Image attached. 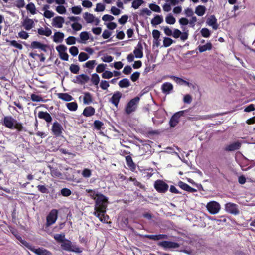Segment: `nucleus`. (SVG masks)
<instances>
[{
    "label": "nucleus",
    "mask_w": 255,
    "mask_h": 255,
    "mask_svg": "<svg viewBox=\"0 0 255 255\" xmlns=\"http://www.w3.org/2000/svg\"><path fill=\"white\" fill-rule=\"evenodd\" d=\"M212 48V44L211 42H208L205 45H199L198 49L200 52L202 53L206 50H210Z\"/></svg>",
    "instance_id": "2f4dec72"
},
{
    "label": "nucleus",
    "mask_w": 255,
    "mask_h": 255,
    "mask_svg": "<svg viewBox=\"0 0 255 255\" xmlns=\"http://www.w3.org/2000/svg\"><path fill=\"white\" fill-rule=\"evenodd\" d=\"M69 70L73 74H78L80 70V67L78 65L72 64L70 66Z\"/></svg>",
    "instance_id": "37998d69"
},
{
    "label": "nucleus",
    "mask_w": 255,
    "mask_h": 255,
    "mask_svg": "<svg viewBox=\"0 0 255 255\" xmlns=\"http://www.w3.org/2000/svg\"><path fill=\"white\" fill-rule=\"evenodd\" d=\"M22 26L26 30H29L34 26V23L32 19L26 17L21 22Z\"/></svg>",
    "instance_id": "dca6fc26"
},
{
    "label": "nucleus",
    "mask_w": 255,
    "mask_h": 255,
    "mask_svg": "<svg viewBox=\"0 0 255 255\" xmlns=\"http://www.w3.org/2000/svg\"><path fill=\"white\" fill-rule=\"evenodd\" d=\"M31 99L32 101L34 102L44 101V100L41 96L35 94H32L31 95Z\"/></svg>",
    "instance_id": "864d4df0"
},
{
    "label": "nucleus",
    "mask_w": 255,
    "mask_h": 255,
    "mask_svg": "<svg viewBox=\"0 0 255 255\" xmlns=\"http://www.w3.org/2000/svg\"><path fill=\"white\" fill-rule=\"evenodd\" d=\"M173 40L171 38L165 37L164 38L163 41V46L165 47H168L170 46L173 43Z\"/></svg>",
    "instance_id": "a18cd8bd"
},
{
    "label": "nucleus",
    "mask_w": 255,
    "mask_h": 255,
    "mask_svg": "<svg viewBox=\"0 0 255 255\" xmlns=\"http://www.w3.org/2000/svg\"><path fill=\"white\" fill-rule=\"evenodd\" d=\"M103 126V123L99 120H95L94 122V128L97 130H100L102 128L104 129Z\"/></svg>",
    "instance_id": "49530a36"
},
{
    "label": "nucleus",
    "mask_w": 255,
    "mask_h": 255,
    "mask_svg": "<svg viewBox=\"0 0 255 255\" xmlns=\"http://www.w3.org/2000/svg\"><path fill=\"white\" fill-rule=\"evenodd\" d=\"M113 76V72L110 71H104L102 74V77L104 79H109L112 77Z\"/></svg>",
    "instance_id": "680f3d73"
},
{
    "label": "nucleus",
    "mask_w": 255,
    "mask_h": 255,
    "mask_svg": "<svg viewBox=\"0 0 255 255\" xmlns=\"http://www.w3.org/2000/svg\"><path fill=\"white\" fill-rule=\"evenodd\" d=\"M58 97L65 101L69 102L73 100V97L68 93H58Z\"/></svg>",
    "instance_id": "473e14b6"
},
{
    "label": "nucleus",
    "mask_w": 255,
    "mask_h": 255,
    "mask_svg": "<svg viewBox=\"0 0 255 255\" xmlns=\"http://www.w3.org/2000/svg\"><path fill=\"white\" fill-rule=\"evenodd\" d=\"M241 142L237 141L227 145L224 148V150L227 152L234 151L239 149L241 147Z\"/></svg>",
    "instance_id": "4468645a"
},
{
    "label": "nucleus",
    "mask_w": 255,
    "mask_h": 255,
    "mask_svg": "<svg viewBox=\"0 0 255 255\" xmlns=\"http://www.w3.org/2000/svg\"><path fill=\"white\" fill-rule=\"evenodd\" d=\"M171 78L173 79L175 82H176L177 84L180 85H183L185 84L186 85L190 87L191 85V83H190L189 82L176 76H171Z\"/></svg>",
    "instance_id": "cd10ccee"
},
{
    "label": "nucleus",
    "mask_w": 255,
    "mask_h": 255,
    "mask_svg": "<svg viewBox=\"0 0 255 255\" xmlns=\"http://www.w3.org/2000/svg\"><path fill=\"white\" fill-rule=\"evenodd\" d=\"M37 188L39 191L42 193H48L49 190L46 187L45 185H38L37 186Z\"/></svg>",
    "instance_id": "e2e57ef3"
},
{
    "label": "nucleus",
    "mask_w": 255,
    "mask_h": 255,
    "mask_svg": "<svg viewBox=\"0 0 255 255\" xmlns=\"http://www.w3.org/2000/svg\"><path fill=\"white\" fill-rule=\"evenodd\" d=\"M58 211L56 209L52 210L46 217V224L49 226L54 224L57 219Z\"/></svg>",
    "instance_id": "9b49d317"
},
{
    "label": "nucleus",
    "mask_w": 255,
    "mask_h": 255,
    "mask_svg": "<svg viewBox=\"0 0 255 255\" xmlns=\"http://www.w3.org/2000/svg\"><path fill=\"white\" fill-rule=\"evenodd\" d=\"M71 9L72 12L74 14H79L82 12V8L80 6H74Z\"/></svg>",
    "instance_id": "0e129e2a"
},
{
    "label": "nucleus",
    "mask_w": 255,
    "mask_h": 255,
    "mask_svg": "<svg viewBox=\"0 0 255 255\" xmlns=\"http://www.w3.org/2000/svg\"><path fill=\"white\" fill-rule=\"evenodd\" d=\"M182 111L186 112V114H185V115L183 116L184 119L192 121H197L199 119L198 117L191 115L189 112V110H182Z\"/></svg>",
    "instance_id": "c756f323"
},
{
    "label": "nucleus",
    "mask_w": 255,
    "mask_h": 255,
    "mask_svg": "<svg viewBox=\"0 0 255 255\" xmlns=\"http://www.w3.org/2000/svg\"><path fill=\"white\" fill-rule=\"evenodd\" d=\"M60 193L62 196L65 197H68L70 196L72 193L71 191L69 189L67 188L62 189L60 190Z\"/></svg>",
    "instance_id": "603ef678"
},
{
    "label": "nucleus",
    "mask_w": 255,
    "mask_h": 255,
    "mask_svg": "<svg viewBox=\"0 0 255 255\" xmlns=\"http://www.w3.org/2000/svg\"><path fill=\"white\" fill-rule=\"evenodd\" d=\"M10 45L12 46L16 47L19 50L23 49V46L21 44L18 43L16 40L9 41Z\"/></svg>",
    "instance_id": "13d9d810"
},
{
    "label": "nucleus",
    "mask_w": 255,
    "mask_h": 255,
    "mask_svg": "<svg viewBox=\"0 0 255 255\" xmlns=\"http://www.w3.org/2000/svg\"><path fill=\"white\" fill-rule=\"evenodd\" d=\"M21 243L27 248L30 250L31 251L37 255H52L51 252L43 248H35L34 246L28 243L27 241L24 240H21Z\"/></svg>",
    "instance_id": "f257e3e1"
},
{
    "label": "nucleus",
    "mask_w": 255,
    "mask_h": 255,
    "mask_svg": "<svg viewBox=\"0 0 255 255\" xmlns=\"http://www.w3.org/2000/svg\"><path fill=\"white\" fill-rule=\"evenodd\" d=\"M91 81L93 85L97 86L100 81V77L99 75L96 73L93 74L91 78Z\"/></svg>",
    "instance_id": "79ce46f5"
},
{
    "label": "nucleus",
    "mask_w": 255,
    "mask_h": 255,
    "mask_svg": "<svg viewBox=\"0 0 255 255\" xmlns=\"http://www.w3.org/2000/svg\"><path fill=\"white\" fill-rule=\"evenodd\" d=\"M38 33L40 35H44L46 36H49L52 34L51 30L48 28L46 27L45 29L41 27L37 29Z\"/></svg>",
    "instance_id": "bb28decb"
},
{
    "label": "nucleus",
    "mask_w": 255,
    "mask_h": 255,
    "mask_svg": "<svg viewBox=\"0 0 255 255\" xmlns=\"http://www.w3.org/2000/svg\"><path fill=\"white\" fill-rule=\"evenodd\" d=\"M56 10L58 13L60 14H64L66 11L65 7L63 5H59L57 6L56 8Z\"/></svg>",
    "instance_id": "774afa93"
},
{
    "label": "nucleus",
    "mask_w": 255,
    "mask_h": 255,
    "mask_svg": "<svg viewBox=\"0 0 255 255\" xmlns=\"http://www.w3.org/2000/svg\"><path fill=\"white\" fill-rule=\"evenodd\" d=\"M26 8L27 11H29L32 14H35L36 13V8L34 4L32 2L28 3Z\"/></svg>",
    "instance_id": "4c0bfd02"
},
{
    "label": "nucleus",
    "mask_w": 255,
    "mask_h": 255,
    "mask_svg": "<svg viewBox=\"0 0 255 255\" xmlns=\"http://www.w3.org/2000/svg\"><path fill=\"white\" fill-rule=\"evenodd\" d=\"M89 56L85 52H81L78 56V60L80 62H84L88 59Z\"/></svg>",
    "instance_id": "09e8293b"
},
{
    "label": "nucleus",
    "mask_w": 255,
    "mask_h": 255,
    "mask_svg": "<svg viewBox=\"0 0 255 255\" xmlns=\"http://www.w3.org/2000/svg\"><path fill=\"white\" fill-rule=\"evenodd\" d=\"M69 52L73 56H76L78 55L79 50L77 47L72 46L69 49Z\"/></svg>",
    "instance_id": "052dcab7"
},
{
    "label": "nucleus",
    "mask_w": 255,
    "mask_h": 255,
    "mask_svg": "<svg viewBox=\"0 0 255 255\" xmlns=\"http://www.w3.org/2000/svg\"><path fill=\"white\" fill-rule=\"evenodd\" d=\"M206 208L210 214H216L219 211L220 205L218 202L212 201L207 203Z\"/></svg>",
    "instance_id": "0eeeda50"
},
{
    "label": "nucleus",
    "mask_w": 255,
    "mask_h": 255,
    "mask_svg": "<svg viewBox=\"0 0 255 255\" xmlns=\"http://www.w3.org/2000/svg\"><path fill=\"white\" fill-rule=\"evenodd\" d=\"M149 7L152 11L154 12L159 13L161 12L160 7L154 3L150 4Z\"/></svg>",
    "instance_id": "6e6d98bb"
},
{
    "label": "nucleus",
    "mask_w": 255,
    "mask_h": 255,
    "mask_svg": "<svg viewBox=\"0 0 255 255\" xmlns=\"http://www.w3.org/2000/svg\"><path fill=\"white\" fill-rule=\"evenodd\" d=\"M200 33L202 36L205 38L209 37L211 35L210 31L207 28H203L201 30Z\"/></svg>",
    "instance_id": "de8ad7c7"
},
{
    "label": "nucleus",
    "mask_w": 255,
    "mask_h": 255,
    "mask_svg": "<svg viewBox=\"0 0 255 255\" xmlns=\"http://www.w3.org/2000/svg\"><path fill=\"white\" fill-rule=\"evenodd\" d=\"M173 87L171 83L165 82L162 85L161 90L163 93L168 94L173 90Z\"/></svg>",
    "instance_id": "5701e85b"
},
{
    "label": "nucleus",
    "mask_w": 255,
    "mask_h": 255,
    "mask_svg": "<svg viewBox=\"0 0 255 255\" xmlns=\"http://www.w3.org/2000/svg\"><path fill=\"white\" fill-rule=\"evenodd\" d=\"M64 233L56 234L54 235V238L57 242L62 243L66 239Z\"/></svg>",
    "instance_id": "e433bc0d"
},
{
    "label": "nucleus",
    "mask_w": 255,
    "mask_h": 255,
    "mask_svg": "<svg viewBox=\"0 0 255 255\" xmlns=\"http://www.w3.org/2000/svg\"><path fill=\"white\" fill-rule=\"evenodd\" d=\"M64 21L63 17L58 16L53 19L52 25L54 27L61 28L62 27Z\"/></svg>",
    "instance_id": "a211bd4d"
},
{
    "label": "nucleus",
    "mask_w": 255,
    "mask_h": 255,
    "mask_svg": "<svg viewBox=\"0 0 255 255\" xmlns=\"http://www.w3.org/2000/svg\"><path fill=\"white\" fill-rule=\"evenodd\" d=\"M177 185L180 188L188 192L193 193L197 191V189L190 187L189 185L182 181H179Z\"/></svg>",
    "instance_id": "aec40b11"
},
{
    "label": "nucleus",
    "mask_w": 255,
    "mask_h": 255,
    "mask_svg": "<svg viewBox=\"0 0 255 255\" xmlns=\"http://www.w3.org/2000/svg\"><path fill=\"white\" fill-rule=\"evenodd\" d=\"M95 112V109L92 106H89L84 109L83 112V115L85 117H90L94 115Z\"/></svg>",
    "instance_id": "393cba45"
},
{
    "label": "nucleus",
    "mask_w": 255,
    "mask_h": 255,
    "mask_svg": "<svg viewBox=\"0 0 255 255\" xmlns=\"http://www.w3.org/2000/svg\"><path fill=\"white\" fill-rule=\"evenodd\" d=\"M38 116L40 119L44 120L48 123L51 122L52 120V117L47 112L40 111L38 112Z\"/></svg>",
    "instance_id": "412c9836"
},
{
    "label": "nucleus",
    "mask_w": 255,
    "mask_h": 255,
    "mask_svg": "<svg viewBox=\"0 0 255 255\" xmlns=\"http://www.w3.org/2000/svg\"><path fill=\"white\" fill-rule=\"evenodd\" d=\"M2 125L5 127L10 128L14 129V123L16 122V120L14 119L12 116H5L2 120Z\"/></svg>",
    "instance_id": "1a4fd4ad"
},
{
    "label": "nucleus",
    "mask_w": 255,
    "mask_h": 255,
    "mask_svg": "<svg viewBox=\"0 0 255 255\" xmlns=\"http://www.w3.org/2000/svg\"><path fill=\"white\" fill-rule=\"evenodd\" d=\"M163 21L162 15H156L151 21V23L153 26H155Z\"/></svg>",
    "instance_id": "c85d7f7f"
},
{
    "label": "nucleus",
    "mask_w": 255,
    "mask_h": 255,
    "mask_svg": "<svg viewBox=\"0 0 255 255\" xmlns=\"http://www.w3.org/2000/svg\"><path fill=\"white\" fill-rule=\"evenodd\" d=\"M66 42L68 45H73L76 43V38L74 36H69L66 39Z\"/></svg>",
    "instance_id": "338daca9"
},
{
    "label": "nucleus",
    "mask_w": 255,
    "mask_h": 255,
    "mask_svg": "<svg viewBox=\"0 0 255 255\" xmlns=\"http://www.w3.org/2000/svg\"><path fill=\"white\" fill-rule=\"evenodd\" d=\"M80 37L82 41H87L89 39V33L86 31L82 32L80 34Z\"/></svg>",
    "instance_id": "4d7b16f0"
},
{
    "label": "nucleus",
    "mask_w": 255,
    "mask_h": 255,
    "mask_svg": "<svg viewBox=\"0 0 255 255\" xmlns=\"http://www.w3.org/2000/svg\"><path fill=\"white\" fill-rule=\"evenodd\" d=\"M158 245L165 249H175L180 247L179 243L169 241L160 242Z\"/></svg>",
    "instance_id": "9d476101"
},
{
    "label": "nucleus",
    "mask_w": 255,
    "mask_h": 255,
    "mask_svg": "<svg viewBox=\"0 0 255 255\" xmlns=\"http://www.w3.org/2000/svg\"><path fill=\"white\" fill-rule=\"evenodd\" d=\"M29 56L33 58H35L36 56H37L40 58L41 62H44L45 60V57L43 53L37 54L34 52H31L29 53Z\"/></svg>",
    "instance_id": "ea45409f"
},
{
    "label": "nucleus",
    "mask_w": 255,
    "mask_h": 255,
    "mask_svg": "<svg viewBox=\"0 0 255 255\" xmlns=\"http://www.w3.org/2000/svg\"><path fill=\"white\" fill-rule=\"evenodd\" d=\"M67 108L71 111H75L77 110L78 108V105L76 102H73L70 103H67L66 104Z\"/></svg>",
    "instance_id": "58836bf2"
},
{
    "label": "nucleus",
    "mask_w": 255,
    "mask_h": 255,
    "mask_svg": "<svg viewBox=\"0 0 255 255\" xmlns=\"http://www.w3.org/2000/svg\"><path fill=\"white\" fill-rule=\"evenodd\" d=\"M133 53L135 55V57L137 58H141L143 57V47L141 40L138 42L137 47L135 48Z\"/></svg>",
    "instance_id": "f3484780"
},
{
    "label": "nucleus",
    "mask_w": 255,
    "mask_h": 255,
    "mask_svg": "<svg viewBox=\"0 0 255 255\" xmlns=\"http://www.w3.org/2000/svg\"><path fill=\"white\" fill-rule=\"evenodd\" d=\"M145 237L154 241H158L161 239H168V236L166 234L145 235Z\"/></svg>",
    "instance_id": "4be33fe9"
},
{
    "label": "nucleus",
    "mask_w": 255,
    "mask_h": 255,
    "mask_svg": "<svg viewBox=\"0 0 255 255\" xmlns=\"http://www.w3.org/2000/svg\"><path fill=\"white\" fill-rule=\"evenodd\" d=\"M83 18L88 23H92L94 21L95 17L91 13L85 12L83 14Z\"/></svg>",
    "instance_id": "72a5a7b5"
},
{
    "label": "nucleus",
    "mask_w": 255,
    "mask_h": 255,
    "mask_svg": "<svg viewBox=\"0 0 255 255\" xmlns=\"http://www.w3.org/2000/svg\"><path fill=\"white\" fill-rule=\"evenodd\" d=\"M61 247L63 250L67 251H70L77 253L82 252V250H80L78 246L76 245H72V242L66 239L61 244Z\"/></svg>",
    "instance_id": "7ed1b4c3"
},
{
    "label": "nucleus",
    "mask_w": 255,
    "mask_h": 255,
    "mask_svg": "<svg viewBox=\"0 0 255 255\" xmlns=\"http://www.w3.org/2000/svg\"><path fill=\"white\" fill-rule=\"evenodd\" d=\"M130 85L129 80L127 78H124L120 80L119 82V86L121 88H127Z\"/></svg>",
    "instance_id": "f704fd0d"
},
{
    "label": "nucleus",
    "mask_w": 255,
    "mask_h": 255,
    "mask_svg": "<svg viewBox=\"0 0 255 255\" xmlns=\"http://www.w3.org/2000/svg\"><path fill=\"white\" fill-rule=\"evenodd\" d=\"M166 22L169 24H174L176 22L175 18L171 14H168L165 18Z\"/></svg>",
    "instance_id": "a19ab883"
},
{
    "label": "nucleus",
    "mask_w": 255,
    "mask_h": 255,
    "mask_svg": "<svg viewBox=\"0 0 255 255\" xmlns=\"http://www.w3.org/2000/svg\"><path fill=\"white\" fill-rule=\"evenodd\" d=\"M126 161L127 166L132 171H134L136 168V165L133 162L131 157L129 155L127 156L126 157Z\"/></svg>",
    "instance_id": "b1692460"
},
{
    "label": "nucleus",
    "mask_w": 255,
    "mask_h": 255,
    "mask_svg": "<svg viewBox=\"0 0 255 255\" xmlns=\"http://www.w3.org/2000/svg\"><path fill=\"white\" fill-rule=\"evenodd\" d=\"M56 49L57 51V52H58V53L60 54V53H61L63 52H65V51L67 49V48L64 45L61 44V45L56 46Z\"/></svg>",
    "instance_id": "bf43d9fd"
},
{
    "label": "nucleus",
    "mask_w": 255,
    "mask_h": 255,
    "mask_svg": "<svg viewBox=\"0 0 255 255\" xmlns=\"http://www.w3.org/2000/svg\"><path fill=\"white\" fill-rule=\"evenodd\" d=\"M107 204L108 198L105 196L101 193L97 195V198L95 199V208H99L104 210L103 213H106Z\"/></svg>",
    "instance_id": "f03ea898"
},
{
    "label": "nucleus",
    "mask_w": 255,
    "mask_h": 255,
    "mask_svg": "<svg viewBox=\"0 0 255 255\" xmlns=\"http://www.w3.org/2000/svg\"><path fill=\"white\" fill-rule=\"evenodd\" d=\"M95 211L93 213V214L97 217L100 218L101 217V215H104L105 213H103V211L104 210H102L99 208H94Z\"/></svg>",
    "instance_id": "5fc2aeb1"
},
{
    "label": "nucleus",
    "mask_w": 255,
    "mask_h": 255,
    "mask_svg": "<svg viewBox=\"0 0 255 255\" xmlns=\"http://www.w3.org/2000/svg\"><path fill=\"white\" fill-rule=\"evenodd\" d=\"M154 187L160 193H165L168 190V185L162 180H157L154 182Z\"/></svg>",
    "instance_id": "423d86ee"
},
{
    "label": "nucleus",
    "mask_w": 255,
    "mask_h": 255,
    "mask_svg": "<svg viewBox=\"0 0 255 255\" xmlns=\"http://www.w3.org/2000/svg\"><path fill=\"white\" fill-rule=\"evenodd\" d=\"M63 129V128L62 125L58 122L55 121L53 123L51 128L53 135L56 137L60 136L62 133Z\"/></svg>",
    "instance_id": "ddd939ff"
},
{
    "label": "nucleus",
    "mask_w": 255,
    "mask_h": 255,
    "mask_svg": "<svg viewBox=\"0 0 255 255\" xmlns=\"http://www.w3.org/2000/svg\"><path fill=\"white\" fill-rule=\"evenodd\" d=\"M92 102V98L91 94L89 92L84 93L83 102L85 104H89Z\"/></svg>",
    "instance_id": "c9c22d12"
},
{
    "label": "nucleus",
    "mask_w": 255,
    "mask_h": 255,
    "mask_svg": "<svg viewBox=\"0 0 255 255\" xmlns=\"http://www.w3.org/2000/svg\"><path fill=\"white\" fill-rule=\"evenodd\" d=\"M105 6L104 4L98 3L96 5V7L95 9V11L96 12H102L104 11Z\"/></svg>",
    "instance_id": "69168bd1"
},
{
    "label": "nucleus",
    "mask_w": 255,
    "mask_h": 255,
    "mask_svg": "<svg viewBox=\"0 0 255 255\" xmlns=\"http://www.w3.org/2000/svg\"><path fill=\"white\" fill-rule=\"evenodd\" d=\"M206 24L212 26L213 29L217 30L218 28L219 25L217 23V20L215 15H212L207 19Z\"/></svg>",
    "instance_id": "6ab92c4d"
},
{
    "label": "nucleus",
    "mask_w": 255,
    "mask_h": 255,
    "mask_svg": "<svg viewBox=\"0 0 255 255\" xmlns=\"http://www.w3.org/2000/svg\"><path fill=\"white\" fill-rule=\"evenodd\" d=\"M206 11V8L204 6L198 5L195 8V13L199 16H202Z\"/></svg>",
    "instance_id": "7c9ffc66"
},
{
    "label": "nucleus",
    "mask_w": 255,
    "mask_h": 255,
    "mask_svg": "<svg viewBox=\"0 0 255 255\" xmlns=\"http://www.w3.org/2000/svg\"><path fill=\"white\" fill-rule=\"evenodd\" d=\"M186 113L185 111H180L174 114L169 120V124L170 126L172 128L175 127L179 123L180 119L183 118V116Z\"/></svg>",
    "instance_id": "39448f33"
},
{
    "label": "nucleus",
    "mask_w": 255,
    "mask_h": 255,
    "mask_svg": "<svg viewBox=\"0 0 255 255\" xmlns=\"http://www.w3.org/2000/svg\"><path fill=\"white\" fill-rule=\"evenodd\" d=\"M122 93L119 91L115 92L112 97L110 99L109 102L112 103L116 107H118L120 100L122 97Z\"/></svg>",
    "instance_id": "2eb2a0df"
},
{
    "label": "nucleus",
    "mask_w": 255,
    "mask_h": 255,
    "mask_svg": "<svg viewBox=\"0 0 255 255\" xmlns=\"http://www.w3.org/2000/svg\"><path fill=\"white\" fill-rule=\"evenodd\" d=\"M96 60H90L87 61L84 65V67L88 68L90 69H93L94 68L95 65L96 64Z\"/></svg>",
    "instance_id": "c03bdc74"
},
{
    "label": "nucleus",
    "mask_w": 255,
    "mask_h": 255,
    "mask_svg": "<svg viewBox=\"0 0 255 255\" xmlns=\"http://www.w3.org/2000/svg\"><path fill=\"white\" fill-rule=\"evenodd\" d=\"M140 100V97L136 96L135 98L132 99L127 104L125 108V112L127 114H130L132 112L135 111L138 103Z\"/></svg>",
    "instance_id": "20e7f679"
},
{
    "label": "nucleus",
    "mask_w": 255,
    "mask_h": 255,
    "mask_svg": "<svg viewBox=\"0 0 255 255\" xmlns=\"http://www.w3.org/2000/svg\"><path fill=\"white\" fill-rule=\"evenodd\" d=\"M49 48V46L47 44H45L41 43L37 41H34L31 43L29 46V48L33 50L38 49L40 51H42L45 52L47 51V48Z\"/></svg>",
    "instance_id": "6e6552de"
},
{
    "label": "nucleus",
    "mask_w": 255,
    "mask_h": 255,
    "mask_svg": "<svg viewBox=\"0 0 255 255\" xmlns=\"http://www.w3.org/2000/svg\"><path fill=\"white\" fill-rule=\"evenodd\" d=\"M225 208L226 212L230 214L236 215L239 213L238 205L236 204L231 202L227 203L225 205Z\"/></svg>",
    "instance_id": "f8f14e48"
},
{
    "label": "nucleus",
    "mask_w": 255,
    "mask_h": 255,
    "mask_svg": "<svg viewBox=\"0 0 255 255\" xmlns=\"http://www.w3.org/2000/svg\"><path fill=\"white\" fill-rule=\"evenodd\" d=\"M64 37V34L61 32H56L53 36V41L56 43H61L62 42Z\"/></svg>",
    "instance_id": "a878e982"
},
{
    "label": "nucleus",
    "mask_w": 255,
    "mask_h": 255,
    "mask_svg": "<svg viewBox=\"0 0 255 255\" xmlns=\"http://www.w3.org/2000/svg\"><path fill=\"white\" fill-rule=\"evenodd\" d=\"M144 3L143 0H134L132 3V7L137 9Z\"/></svg>",
    "instance_id": "8fccbe9b"
},
{
    "label": "nucleus",
    "mask_w": 255,
    "mask_h": 255,
    "mask_svg": "<svg viewBox=\"0 0 255 255\" xmlns=\"http://www.w3.org/2000/svg\"><path fill=\"white\" fill-rule=\"evenodd\" d=\"M86 192L89 193V196L92 199L95 200L97 198V195H99L100 193H96L95 191L91 189H86Z\"/></svg>",
    "instance_id": "3c124183"
}]
</instances>
